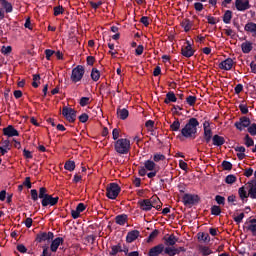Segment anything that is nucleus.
I'll return each instance as SVG.
<instances>
[{"mask_svg": "<svg viewBox=\"0 0 256 256\" xmlns=\"http://www.w3.org/2000/svg\"><path fill=\"white\" fill-rule=\"evenodd\" d=\"M197 127H199V120L193 117L190 118L186 125L180 130L181 136L185 139H196Z\"/></svg>", "mask_w": 256, "mask_h": 256, "instance_id": "obj_1", "label": "nucleus"}, {"mask_svg": "<svg viewBox=\"0 0 256 256\" xmlns=\"http://www.w3.org/2000/svg\"><path fill=\"white\" fill-rule=\"evenodd\" d=\"M234 127H236L238 131L247 129L249 135L256 137V123H251V119L247 116L240 117L239 121L234 123Z\"/></svg>", "mask_w": 256, "mask_h": 256, "instance_id": "obj_2", "label": "nucleus"}, {"mask_svg": "<svg viewBox=\"0 0 256 256\" xmlns=\"http://www.w3.org/2000/svg\"><path fill=\"white\" fill-rule=\"evenodd\" d=\"M39 199H42V207H55L59 203V196L53 197V195L48 194L45 187L39 189Z\"/></svg>", "mask_w": 256, "mask_h": 256, "instance_id": "obj_3", "label": "nucleus"}, {"mask_svg": "<svg viewBox=\"0 0 256 256\" xmlns=\"http://www.w3.org/2000/svg\"><path fill=\"white\" fill-rule=\"evenodd\" d=\"M114 149L119 155H127L131 151V141L127 138H120L114 143Z\"/></svg>", "mask_w": 256, "mask_h": 256, "instance_id": "obj_4", "label": "nucleus"}, {"mask_svg": "<svg viewBox=\"0 0 256 256\" xmlns=\"http://www.w3.org/2000/svg\"><path fill=\"white\" fill-rule=\"evenodd\" d=\"M120 193L121 186H119V184L115 182L108 184V186L106 187V197H108V199H117Z\"/></svg>", "mask_w": 256, "mask_h": 256, "instance_id": "obj_5", "label": "nucleus"}, {"mask_svg": "<svg viewBox=\"0 0 256 256\" xmlns=\"http://www.w3.org/2000/svg\"><path fill=\"white\" fill-rule=\"evenodd\" d=\"M83 75H85V67L83 65H78L72 70L70 79L72 83H79V81L83 79Z\"/></svg>", "mask_w": 256, "mask_h": 256, "instance_id": "obj_6", "label": "nucleus"}, {"mask_svg": "<svg viewBox=\"0 0 256 256\" xmlns=\"http://www.w3.org/2000/svg\"><path fill=\"white\" fill-rule=\"evenodd\" d=\"M62 115L69 123H75L77 120V111L73 108H69L67 106L63 107Z\"/></svg>", "mask_w": 256, "mask_h": 256, "instance_id": "obj_7", "label": "nucleus"}, {"mask_svg": "<svg viewBox=\"0 0 256 256\" xmlns=\"http://www.w3.org/2000/svg\"><path fill=\"white\" fill-rule=\"evenodd\" d=\"M199 201V195L195 194H184L182 197V203L185 205V207H189V205H196V203H199Z\"/></svg>", "mask_w": 256, "mask_h": 256, "instance_id": "obj_8", "label": "nucleus"}, {"mask_svg": "<svg viewBox=\"0 0 256 256\" xmlns=\"http://www.w3.org/2000/svg\"><path fill=\"white\" fill-rule=\"evenodd\" d=\"M55 234L53 232H40L36 235V242L43 243L44 241H53Z\"/></svg>", "mask_w": 256, "mask_h": 256, "instance_id": "obj_9", "label": "nucleus"}, {"mask_svg": "<svg viewBox=\"0 0 256 256\" xmlns=\"http://www.w3.org/2000/svg\"><path fill=\"white\" fill-rule=\"evenodd\" d=\"M165 253V244L160 243L152 248L148 252V256H159Z\"/></svg>", "mask_w": 256, "mask_h": 256, "instance_id": "obj_10", "label": "nucleus"}, {"mask_svg": "<svg viewBox=\"0 0 256 256\" xmlns=\"http://www.w3.org/2000/svg\"><path fill=\"white\" fill-rule=\"evenodd\" d=\"M235 7L237 11H247V9H251V4H249V0H236Z\"/></svg>", "mask_w": 256, "mask_h": 256, "instance_id": "obj_11", "label": "nucleus"}, {"mask_svg": "<svg viewBox=\"0 0 256 256\" xmlns=\"http://www.w3.org/2000/svg\"><path fill=\"white\" fill-rule=\"evenodd\" d=\"M3 135L6 137H19V131L13 125H8L6 128H3Z\"/></svg>", "mask_w": 256, "mask_h": 256, "instance_id": "obj_12", "label": "nucleus"}, {"mask_svg": "<svg viewBox=\"0 0 256 256\" xmlns=\"http://www.w3.org/2000/svg\"><path fill=\"white\" fill-rule=\"evenodd\" d=\"M246 185L250 199H256V180H251Z\"/></svg>", "mask_w": 256, "mask_h": 256, "instance_id": "obj_13", "label": "nucleus"}, {"mask_svg": "<svg viewBox=\"0 0 256 256\" xmlns=\"http://www.w3.org/2000/svg\"><path fill=\"white\" fill-rule=\"evenodd\" d=\"M163 241L164 246L166 245V247H174L177 241H179V238H177V236H175L174 234H171L169 236H164Z\"/></svg>", "mask_w": 256, "mask_h": 256, "instance_id": "obj_14", "label": "nucleus"}, {"mask_svg": "<svg viewBox=\"0 0 256 256\" xmlns=\"http://www.w3.org/2000/svg\"><path fill=\"white\" fill-rule=\"evenodd\" d=\"M187 45L182 47L181 53L183 57H193L195 55V50H193V47H191V42L187 41Z\"/></svg>", "mask_w": 256, "mask_h": 256, "instance_id": "obj_15", "label": "nucleus"}, {"mask_svg": "<svg viewBox=\"0 0 256 256\" xmlns=\"http://www.w3.org/2000/svg\"><path fill=\"white\" fill-rule=\"evenodd\" d=\"M138 205L140 206V209L142 211H151V209H153V204L151 203V200L149 199H143L138 201Z\"/></svg>", "mask_w": 256, "mask_h": 256, "instance_id": "obj_16", "label": "nucleus"}, {"mask_svg": "<svg viewBox=\"0 0 256 256\" xmlns=\"http://www.w3.org/2000/svg\"><path fill=\"white\" fill-rule=\"evenodd\" d=\"M63 243H65V240L61 237H57L54 240H52V243L50 245V250L52 251V253H57L59 245H63Z\"/></svg>", "mask_w": 256, "mask_h": 256, "instance_id": "obj_17", "label": "nucleus"}, {"mask_svg": "<svg viewBox=\"0 0 256 256\" xmlns=\"http://www.w3.org/2000/svg\"><path fill=\"white\" fill-rule=\"evenodd\" d=\"M219 69L224 71H231L233 69V59L227 58L226 60L220 62Z\"/></svg>", "mask_w": 256, "mask_h": 256, "instance_id": "obj_18", "label": "nucleus"}, {"mask_svg": "<svg viewBox=\"0 0 256 256\" xmlns=\"http://www.w3.org/2000/svg\"><path fill=\"white\" fill-rule=\"evenodd\" d=\"M139 235H141V232H139V230H132L128 232L126 236V242L133 243V241H136V239H139Z\"/></svg>", "mask_w": 256, "mask_h": 256, "instance_id": "obj_19", "label": "nucleus"}, {"mask_svg": "<svg viewBox=\"0 0 256 256\" xmlns=\"http://www.w3.org/2000/svg\"><path fill=\"white\" fill-rule=\"evenodd\" d=\"M238 194L241 201H243V203H247V199H249V192H247V187L245 186L240 187L238 189Z\"/></svg>", "mask_w": 256, "mask_h": 256, "instance_id": "obj_20", "label": "nucleus"}, {"mask_svg": "<svg viewBox=\"0 0 256 256\" xmlns=\"http://www.w3.org/2000/svg\"><path fill=\"white\" fill-rule=\"evenodd\" d=\"M244 30L247 33H251L252 37H256V23L255 22H248L244 26Z\"/></svg>", "mask_w": 256, "mask_h": 256, "instance_id": "obj_21", "label": "nucleus"}, {"mask_svg": "<svg viewBox=\"0 0 256 256\" xmlns=\"http://www.w3.org/2000/svg\"><path fill=\"white\" fill-rule=\"evenodd\" d=\"M212 143L215 145V147H221L222 145H225V138L223 136H219L218 134H215L212 137Z\"/></svg>", "mask_w": 256, "mask_h": 256, "instance_id": "obj_22", "label": "nucleus"}, {"mask_svg": "<svg viewBox=\"0 0 256 256\" xmlns=\"http://www.w3.org/2000/svg\"><path fill=\"white\" fill-rule=\"evenodd\" d=\"M8 151H11V142L9 140H3L2 146H0L1 155H6Z\"/></svg>", "mask_w": 256, "mask_h": 256, "instance_id": "obj_23", "label": "nucleus"}, {"mask_svg": "<svg viewBox=\"0 0 256 256\" xmlns=\"http://www.w3.org/2000/svg\"><path fill=\"white\" fill-rule=\"evenodd\" d=\"M164 103L166 105H169V103H177V96L175 95V92L173 91H169L167 94H166V98L164 100Z\"/></svg>", "mask_w": 256, "mask_h": 256, "instance_id": "obj_24", "label": "nucleus"}, {"mask_svg": "<svg viewBox=\"0 0 256 256\" xmlns=\"http://www.w3.org/2000/svg\"><path fill=\"white\" fill-rule=\"evenodd\" d=\"M0 5L4 9L5 13H13V4L7 0H0Z\"/></svg>", "mask_w": 256, "mask_h": 256, "instance_id": "obj_25", "label": "nucleus"}, {"mask_svg": "<svg viewBox=\"0 0 256 256\" xmlns=\"http://www.w3.org/2000/svg\"><path fill=\"white\" fill-rule=\"evenodd\" d=\"M129 217L127 214H120L115 217V222L117 225L123 226L125 223H127Z\"/></svg>", "mask_w": 256, "mask_h": 256, "instance_id": "obj_26", "label": "nucleus"}, {"mask_svg": "<svg viewBox=\"0 0 256 256\" xmlns=\"http://www.w3.org/2000/svg\"><path fill=\"white\" fill-rule=\"evenodd\" d=\"M241 50H242V53H245V54L251 53V51H253V43L249 41L242 43Z\"/></svg>", "mask_w": 256, "mask_h": 256, "instance_id": "obj_27", "label": "nucleus"}, {"mask_svg": "<svg viewBox=\"0 0 256 256\" xmlns=\"http://www.w3.org/2000/svg\"><path fill=\"white\" fill-rule=\"evenodd\" d=\"M117 116L122 121H125V119H127V117H129V110H127L125 108L124 109L118 108L117 109Z\"/></svg>", "mask_w": 256, "mask_h": 256, "instance_id": "obj_28", "label": "nucleus"}, {"mask_svg": "<svg viewBox=\"0 0 256 256\" xmlns=\"http://www.w3.org/2000/svg\"><path fill=\"white\" fill-rule=\"evenodd\" d=\"M222 19L223 23L229 25V23H231V19H233V12L231 10H226Z\"/></svg>", "mask_w": 256, "mask_h": 256, "instance_id": "obj_29", "label": "nucleus"}, {"mask_svg": "<svg viewBox=\"0 0 256 256\" xmlns=\"http://www.w3.org/2000/svg\"><path fill=\"white\" fill-rule=\"evenodd\" d=\"M181 26L183 27L185 33H189V30L191 27H193V22H191L189 19H185L181 22Z\"/></svg>", "mask_w": 256, "mask_h": 256, "instance_id": "obj_30", "label": "nucleus"}, {"mask_svg": "<svg viewBox=\"0 0 256 256\" xmlns=\"http://www.w3.org/2000/svg\"><path fill=\"white\" fill-rule=\"evenodd\" d=\"M157 166V164H155V162L153 160H146L144 162V168L147 171H155V167Z\"/></svg>", "mask_w": 256, "mask_h": 256, "instance_id": "obj_31", "label": "nucleus"}, {"mask_svg": "<svg viewBox=\"0 0 256 256\" xmlns=\"http://www.w3.org/2000/svg\"><path fill=\"white\" fill-rule=\"evenodd\" d=\"M117 253H123V248L121 247V244L112 246L109 254L111 256H117Z\"/></svg>", "mask_w": 256, "mask_h": 256, "instance_id": "obj_32", "label": "nucleus"}, {"mask_svg": "<svg viewBox=\"0 0 256 256\" xmlns=\"http://www.w3.org/2000/svg\"><path fill=\"white\" fill-rule=\"evenodd\" d=\"M164 253L168 256H175L177 255V250H175V246H164Z\"/></svg>", "mask_w": 256, "mask_h": 256, "instance_id": "obj_33", "label": "nucleus"}, {"mask_svg": "<svg viewBox=\"0 0 256 256\" xmlns=\"http://www.w3.org/2000/svg\"><path fill=\"white\" fill-rule=\"evenodd\" d=\"M244 140V145L246 147H253L255 145V140H253V138H251V136H249V134H246L243 138Z\"/></svg>", "mask_w": 256, "mask_h": 256, "instance_id": "obj_34", "label": "nucleus"}, {"mask_svg": "<svg viewBox=\"0 0 256 256\" xmlns=\"http://www.w3.org/2000/svg\"><path fill=\"white\" fill-rule=\"evenodd\" d=\"M211 139H213V130L205 129L204 130V140L206 143H211Z\"/></svg>", "mask_w": 256, "mask_h": 256, "instance_id": "obj_35", "label": "nucleus"}, {"mask_svg": "<svg viewBox=\"0 0 256 256\" xmlns=\"http://www.w3.org/2000/svg\"><path fill=\"white\" fill-rule=\"evenodd\" d=\"M90 76L92 81L97 82L99 79H101V72H99L97 68H92Z\"/></svg>", "mask_w": 256, "mask_h": 256, "instance_id": "obj_36", "label": "nucleus"}, {"mask_svg": "<svg viewBox=\"0 0 256 256\" xmlns=\"http://www.w3.org/2000/svg\"><path fill=\"white\" fill-rule=\"evenodd\" d=\"M179 129H181V122L179 118H175V121L170 125V131L177 132Z\"/></svg>", "mask_w": 256, "mask_h": 256, "instance_id": "obj_37", "label": "nucleus"}, {"mask_svg": "<svg viewBox=\"0 0 256 256\" xmlns=\"http://www.w3.org/2000/svg\"><path fill=\"white\" fill-rule=\"evenodd\" d=\"M198 239L204 243H209V241H211V236H209V233L202 232L198 234Z\"/></svg>", "mask_w": 256, "mask_h": 256, "instance_id": "obj_38", "label": "nucleus"}, {"mask_svg": "<svg viewBox=\"0 0 256 256\" xmlns=\"http://www.w3.org/2000/svg\"><path fill=\"white\" fill-rule=\"evenodd\" d=\"M64 169H66V171H75V161H66L64 164Z\"/></svg>", "mask_w": 256, "mask_h": 256, "instance_id": "obj_39", "label": "nucleus"}, {"mask_svg": "<svg viewBox=\"0 0 256 256\" xmlns=\"http://www.w3.org/2000/svg\"><path fill=\"white\" fill-rule=\"evenodd\" d=\"M186 103L190 106V107H194L195 103H197V96H188L186 98Z\"/></svg>", "mask_w": 256, "mask_h": 256, "instance_id": "obj_40", "label": "nucleus"}, {"mask_svg": "<svg viewBox=\"0 0 256 256\" xmlns=\"http://www.w3.org/2000/svg\"><path fill=\"white\" fill-rule=\"evenodd\" d=\"M236 181L237 177L233 174H230L225 178V183H227V185H233V183H235Z\"/></svg>", "mask_w": 256, "mask_h": 256, "instance_id": "obj_41", "label": "nucleus"}, {"mask_svg": "<svg viewBox=\"0 0 256 256\" xmlns=\"http://www.w3.org/2000/svg\"><path fill=\"white\" fill-rule=\"evenodd\" d=\"M63 13H65V8H63V6L54 7V17H59V15H63Z\"/></svg>", "mask_w": 256, "mask_h": 256, "instance_id": "obj_42", "label": "nucleus"}, {"mask_svg": "<svg viewBox=\"0 0 256 256\" xmlns=\"http://www.w3.org/2000/svg\"><path fill=\"white\" fill-rule=\"evenodd\" d=\"M39 81H41V76L39 74H34L32 82V87H34V89H37V87H39Z\"/></svg>", "mask_w": 256, "mask_h": 256, "instance_id": "obj_43", "label": "nucleus"}, {"mask_svg": "<svg viewBox=\"0 0 256 256\" xmlns=\"http://www.w3.org/2000/svg\"><path fill=\"white\" fill-rule=\"evenodd\" d=\"M159 235V230H153L148 236L147 243H151Z\"/></svg>", "mask_w": 256, "mask_h": 256, "instance_id": "obj_44", "label": "nucleus"}, {"mask_svg": "<svg viewBox=\"0 0 256 256\" xmlns=\"http://www.w3.org/2000/svg\"><path fill=\"white\" fill-rule=\"evenodd\" d=\"M211 215H215L218 217V215H221V207L214 205L211 207Z\"/></svg>", "mask_w": 256, "mask_h": 256, "instance_id": "obj_45", "label": "nucleus"}, {"mask_svg": "<svg viewBox=\"0 0 256 256\" xmlns=\"http://www.w3.org/2000/svg\"><path fill=\"white\" fill-rule=\"evenodd\" d=\"M200 253H202V255L207 256V255H211V253H213V251L211 249H209V247L207 246H200Z\"/></svg>", "mask_w": 256, "mask_h": 256, "instance_id": "obj_46", "label": "nucleus"}, {"mask_svg": "<svg viewBox=\"0 0 256 256\" xmlns=\"http://www.w3.org/2000/svg\"><path fill=\"white\" fill-rule=\"evenodd\" d=\"M222 167L224 169V171H231V169H233V164H231V162L224 160L222 162Z\"/></svg>", "mask_w": 256, "mask_h": 256, "instance_id": "obj_47", "label": "nucleus"}, {"mask_svg": "<svg viewBox=\"0 0 256 256\" xmlns=\"http://www.w3.org/2000/svg\"><path fill=\"white\" fill-rule=\"evenodd\" d=\"M89 103H91V99L89 97H82L79 102L81 107H87Z\"/></svg>", "mask_w": 256, "mask_h": 256, "instance_id": "obj_48", "label": "nucleus"}, {"mask_svg": "<svg viewBox=\"0 0 256 256\" xmlns=\"http://www.w3.org/2000/svg\"><path fill=\"white\" fill-rule=\"evenodd\" d=\"M30 195L32 201H39V192H37V189L30 190Z\"/></svg>", "mask_w": 256, "mask_h": 256, "instance_id": "obj_49", "label": "nucleus"}, {"mask_svg": "<svg viewBox=\"0 0 256 256\" xmlns=\"http://www.w3.org/2000/svg\"><path fill=\"white\" fill-rule=\"evenodd\" d=\"M153 161H154L155 163H159V161H165V155L156 153V154H154V156H153Z\"/></svg>", "mask_w": 256, "mask_h": 256, "instance_id": "obj_50", "label": "nucleus"}, {"mask_svg": "<svg viewBox=\"0 0 256 256\" xmlns=\"http://www.w3.org/2000/svg\"><path fill=\"white\" fill-rule=\"evenodd\" d=\"M13 51V48L11 46H2L1 53L3 55H9Z\"/></svg>", "mask_w": 256, "mask_h": 256, "instance_id": "obj_51", "label": "nucleus"}, {"mask_svg": "<svg viewBox=\"0 0 256 256\" xmlns=\"http://www.w3.org/2000/svg\"><path fill=\"white\" fill-rule=\"evenodd\" d=\"M215 201L218 205H225V197H223L221 195H216Z\"/></svg>", "mask_w": 256, "mask_h": 256, "instance_id": "obj_52", "label": "nucleus"}, {"mask_svg": "<svg viewBox=\"0 0 256 256\" xmlns=\"http://www.w3.org/2000/svg\"><path fill=\"white\" fill-rule=\"evenodd\" d=\"M53 55H55V51H53L51 49L45 50V56H46L47 61H51V57H53Z\"/></svg>", "mask_w": 256, "mask_h": 256, "instance_id": "obj_53", "label": "nucleus"}, {"mask_svg": "<svg viewBox=\"0 0 256 256\" xmlns=\"http://www.w3.org/2000/svg\"><path fill=\"white\" fill-rule=\"evenodd\" d=\"M238 107H239L242 115H247V113H249V108L247 107V105L240 104Z\"/></svg>", "mask_w": 256, "mask_h": 256, "instance_id": "obj_54", "label": "nucleus"}, {"mask_svg": "<svg viewBox=\"0 0 256 256\" xmlns=\"http://www.w3.org/2000/svg\"><path fill=\"white\" fill-rule=\"evenodd\" d=\"M80 123H87L89 121V115L87 113H83L79 116Z\"/></svg>", "mask_w": 256, "mask_h": 256, "instance_id": "obj_55", "label": "nucleus"}, {"mask_svg": "<svg viewBox=\"0 0 256 256\" xmlns=\"http://www.w3.org/2000/svg\"><path fill=\"white\" fill-rule=\"evenodd\" d=\"M22 185L24 187H27V189H31V187H33V185L31 184V177H26Z\"/></svg>", "mask_w": 256, "mask_h": 256, "instance_id": "obj_56", "label": "nucleus"}, {"mask_svg": "<svg viewBox=\"0 0 256 256\" xmlns=\"http://www.w3.org/2000/svg\"><path fill=\"white\" fill-rule=\"evenodd\" d=\"M247 230L251 231L253 237H256V224H250L247 226Z\"/></svg>", "mask_w": 256, "mask_h": 256, "instance_id": "obj_57", "label": "nucleus"}, {"mask_svg": "<svg viewBox=\"0 0 256 256\" xmlns=\"http://www.w3.org/2000/svg\"><path fill=\"white\" fill-rule=\"evenodd\" d=\"M194 9H195V11L201 12V11H203V9H205V7L203 6V3L196 2V3H194Z\"/></svg>", "mask_w": 256, "mask_h": 256, "instance_id": "obj_58", "label": "nucleus"}, {"mask_svg": "<svg viewBox=\"0 0 256 256\" xmlns=\"http://www.w3.org/2000/svg\"><path fill=\"white\" fill-rule=\"evenodd\" d=\"M245 218V213H240L238 216L234 217L235 223L239 224Z\"/></svg>", "mask_w": 256, "mask_h": 256, "instance_id": "obj_59", "label": "nucleus"}, {"mask_svg": "<svg viewBox=\"0 0 256 256\" xmlns=\"http://www.w3.org/2000/svg\"><path fill=\"white\" fill-rule=\"evenodd\" d=\"M112 139H114V141H118L119 140V129L114 128L112 131Z\"/></svg>", "mask_w": 256, "mask_h": 256, "instance_id": "obj_60", "label": "nucleus"}, {"mask_svg": "<svg viewBox=\"0 0 256 256\" xmlns=\"http://www.w3.org/2000/svg\"><path fill=\"white\" fill-rule=\"evenodd\" d=\"M140 23H143L144 27H149V17L147 16L141 17Z\"/></svg>", "mask_w": 256, "mask_h": 256, "instance_id": "obj_61", "label": "nucleus"}, {"mask_svg": "<svg viewBox=\"0 0 256 256\" xmlns=\"http://www.w3.org/2000/svg\"><path fill=\"white\" fill-rule=\"evenodd\" d=\"M179 167H180V169H182V171H187V169H188L187 162H185L183 160H179Z\"/></svg>", "mask_w": 256, "mask_h": 256, "instance_id": "obj_62", "label": "nucleus"}, {"mask_svg": "<svg viewBox=\"0 0 256 256\" xmlns=\"http://www.w3.org/2000/svg\"><path fill=\"white\" fill-rule=\"evenodd\" d=\"M17 251H19V253H25L27 251V247L23 244H19L17 245Z\"/></svg>", "mask_w": 256, "mask_h": 256, "instance_id": "obj_63", "label": "nucleus"}, {"mask_svg": "<svg viewBox=\"0 0 256 256\" xmlns=\"http://www.w3.org/2000/svg\"><path fill=\"white\" fill-rule=\"evenodd\" d=\"M41 256H51V254L49 253V247L43 246V252Z\"/></svg>", "mask_w": 256, "mask_h": 256, "instance_id": "obj_64", "label": "nucleus"}]
</instances>
